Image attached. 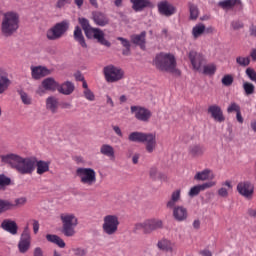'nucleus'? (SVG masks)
I'll return each instance as SVG.
<instances>
[{
	"instance_id": "f257e3e1",
	"label": "nucleus",
	"mask_w": 256,
	"mask_h": 256,
	"mask_svg": "<svg viewBox=\"0 0 256 256\" xmlns=\"http://www.w3.org/2000/svg\"><path fill=\"white\" fill-rule=\"evenodd\" d=\"M2 163L10 165L12 169H16L21 175H31L35 171V163L37 158H23L17 154H7L0 156Z\"/></svg>"
},
{
	"instance_id": "f03ea898",
	"label": "nucleus",
	"mask_w": 256,
	"mask_h": 256,
	"mask_svg": "<svg viewBox=\"0 0 256 256\" xmlns=\"http://www.w3.org/2000/svg\"><path fill=\"white\" fill-rule=\"evenodd\" d=\"M181 201V190H175L171 194L170 200L167 202V209H172V217L174 221L183 223L189 219V210L183 205H177Z\"/></svg>"
},
{
	"instance_id": "7ed1b4c3",
	"label": "nucleus",
	"mask_w": 256,
	"mask_h": 256,
	"mask_svg": "<svg viewBox=\"0 0 256 256\" xmlns=\"http://www.w3.org/2000/svg\"><path fill=\"white\" fill-rule=\"evenodd\" d=\"M19 31V14L9 11L3 14L1 21V33L4 37H12Z\"/></svg>"
},
{
	"instance_id": "20e7f679",
	"label": "nucleus",
	"mask_w": 256,
	"mask_h": 256,
	"mask_svg": "<svg viewBox=\"0 0 256 256\" xmlns=\"http://www.w3.org/2000/svg\"><path fill=\"white\" fill-rule=\"evenodd\" d=\"M79 25H81L87 39H96L100 45L111 47V42L105 39V33L99 28H93L87 18H79Z\"/></svg>"
},
{
	"instance_id": "39448f33",
	"label": "nucleus",
	"mask_w": 256,
	"mask_h": 256,
	"mask_svg": "<svg viewBox=\"0 0 256 256\" xmlns=\"http://www.w3.org/2000/svg\"><path fill=\"white\" fill-rule=\"evenodd\" d=\"M161 228V220L159 218H148L134 225V233L142 231L143 235H151L154 231Z\"/></svg>"
},
{
	"instance_id": "423d86ee",
	"label": "nucleus",
	"mask_w": 256,
	"mask_h": 256,
	"mask_svg": "<svg viewBox=\"0 0 256 256\" xmlns=\"http://www.w3.org/2000/svg\"><path fill=\"white\" fill-rule=\"evenodd\" d=\"M71 23L69 20H63L61 22L56 23L46 32V37L49 41H57L61 39L69 31Z\"/></svg>"
},
{
	"instance_id": "0eeeda50",
	"label": "nucleus",
	"mask_w": 256,
	"mask_h": 256,
	"mask_svg": "<svg viewBox=\"0 0 256 256\" xmlns=\"http://www.w3.org/2000/svg\"><path fill=\"white\" fill-rule=\"evenodd\" d=\"M161 67L174 77H181V71L177 68V59L171 53L161 54Z\"/></svg>"
},
{
	"instance_id": "6e6552de",
	"label": "nucleus",
	"mask_w": 256,
	"mask_h": 256,
	"mask_svg": "<svg viewBox=\"0 0 256 256\" xmlns=\"http://www.w3.org/2000/svg\"><path fill=\"white\" fill-rule=\"evenodd\" d=\"M76 176L86 187H93L97 183V172L93 168L79 167L76 169Z\"/></svg>"
},
{
	"instance_id": "1a4fd4ad",
	"label": "nucleus",
	"mask_w": 256,
	"mask_h": 256,
	"mask_svg": "<svg viewBox=\"0 0 256 256\" xmlns=\"http://www.w3.org/2000/svg\"><path fill=\"white\" fill-rule=\"evenodd\" d=\"M62 233L65 237H73L75 235V228L78 225L77 217L75 214H61Z\"/></svg>"
},
{
	"instance_id": "9d476101",
	"label": "nucleus",
	"mask_w": 256,
	"mask_h": 256,
	"mask_svg": "<svg viewBox=\"0 0 256 256\" xmlns=\"http://www.w3.org/2000/svg\"><path fill=\"white\" fill-rule=\"evenodd\" d=\"M102 231L105 235H115L119 231V217L114 214H108L103 217Z\"/></svg>"
},
{
	"instance_id": "9b49d317",
	"label": "nucleus",
	"mask_w": 256,
	"mask_h": 256,
	"mask_svg": "<svg viewBox=\"0 0 256 256\" xmlns=\"http://www.w3.org/2000/svg\"><path fill=\"white\" fill-rule=\"evenodd\" d=\"M103 73L107 83H117V81H121L125 77V71L112 64L104 67Z\"/></svg>"
},
{
	"instance_id": "f8f14e48",
	"label": "nucleus",
	"mask_w": 256,
	"mask_h": 256,
	"mask_svg": "<svg viewBox=\"0 0 256 256\" xmlns=\"http://www.w3.org/2000/svg\"><path fill=\"white\" fill-rule=\"evenodd\" d=\"M188 58L190 60V63L192 65V68L194 71L201 72V69H203V65H205V63H207V59H205V56L201 53L194 51V50L189 52Z\"/></svg>"
},
{
	"instance_id": "ddd939ff",
	"label": "nucleus",
	"mask_w": 256,
	"mask_h": 256,
	"mask_svg": "<svg viewBox=\"0 0 256 256\" xmlns=\"http://www.w3.org/2000/svg\"><path fill=\"white\" fill-rule=\"evenodd\" d=\"M237 191L239 195L244 197L245 199L251 200L253 199V195L255 193V186L250 181H242L237 184Z\"/></svg>"
},
{
	"instance_id": "4468645a",
	"label": "nucleus",
	"mask_w": 256,
	"mask_h": 256,
	"mask_svg": "<svg viewBox=\"0 0 256 256\" xmlns=\"http://www.w3.org/2000/svg\"><path fill=\"white\" fill-rule=\"evenodd\" d=\"M31 248V231L29 230V226H25L20 241L18 243V249L20 253H27Z\"/></svg>"
},
{
	"instance_id": "2eb2a0df",
	"label": "nucleus",
	"mask_w": 256,
	"mask_h": 256,
	"mask_svg": "<svg viewBox=\"0 0 256 256\" xmlns=\"http://www.w3.org/2000/svg\"><path fill=\"white\" fill-rule=\"evenodd\" d=\"M59 89V84L55 81L54 78H46L42 81V84L36 90L37 95L43 97L46 91H57Z\"/></svg>"
},
{
	"instance_id": "dca6fc26",
	"label": "nucleus",
	"mask_w": 256,
	"mask_h": 256,
	"mask_svg": "<svg viewBox=\"0 0 256 256\" xmlns=\"http://www.w3.org/2000/svg\"><path fill=\"white\" fill-rule=\"evenodd\" d=\"M130 111L138 121L147 123V121L151 119V111L147 108L141 106H131Z\"/></svg>"
},
{
	"instance_id": "f3484780",
	"label": "nucleus",
	"mask_w": 256,
	"mask_h": 256,
	"mask_svg": "<svg viewBox=\"0 0 256 256\" xmlns=\"http://www.w3.org/2000/svg\"><path fill=\"white\" fill-rule=\"evenodd\" d=\"M207 111L212 119H214V121H216L217 123H223L225 121V115H223V110L219 105H210Z\"/></svg>"
},
{
	"instance_id": "a211bd4d",
	"label": "nucleus",
	"mask_w": 256,
	"mask_h": 256,
	"mask_svg": "<svg viewBox=\"0 0 256 256\" xmlns=\"http://www.w3.org/2000/svg\"><path fill=\"white\" fill-rule=\"evenodd\" d=\"M217 185V182L210 181L205 182L203 184L196 185L190 189L188 192L189 197H197L201 193V191H205V189H211V187H215Z\"/></svg>"
},
{
	"instance_id": "6ab92c4d",
	"label": "nucleus",
	"mask_w": 256,
	"mask_h": 256,
	"mask_svg": "<svg viewBox=\"0 0 256 256\" xmlns=\"http://www.w3.org/2000/svg\"><path fill=\"white\" fill-rule=\"evenodd\" d=\"M177 13V7L173 3L164 0L161 2V15L163 17H173Z\"/></svg>"
},
{
	"instance_id": "aec40b11",
	"label": "nucleus",
	"mask_w": 256,
	"mask_h": 256,
	"mask_svg": "<svg viewBox=\"0 0 256 256\" xmlns=\"http://www.w3.org/2000/svg\"><path fill=\"white\" fill-rule=\"evenodd\" d=\"M92 21H94L95 25H98V27H105L106 25H109V17L100 11L92 12Z\"/></svg>"
},
{
	"instance_id": "412c9836",
	"label": "nucleus",
	"mask_w": 256,
	"mask_h": 256,
	"mask_svg": "<svg viewBox=\"0 0 256 256\" xmlns=\"http://www.w3.org/2000/svg\"><path fill=\"white\" fill-rule=\"evenodd\" d=\"M51 71L43 66H31V76L32 79H35L36 81L39 79H42V77H47V75H50Z\"/></svg>"
},
{
	"instance_id": "4be33fe9",
	"label": "nucleus",
	"mask_w": 256,
	"mask_h": 256,
	"mask_svg": "<svg viewBox=\"0 0 256 256\" xmlns=\"http://www.w3.org/2000/svg\"><path fill=\"white\" fill-rule=\"evenodd\" d=\"M132 3V9L139 13L143 11V9H147V7H153V4L149 0H130Z\"/></svg>"
},
{
	"instance_id": "5701e85b",
	"label": "nucleus",
	"mask_w": 256,
	"mask_h": 256,
	"mask_svg": "<svg viewBox=\"0 0 256 256\" xmlns=\"http://www.w3.org/2000/svg\"><path fill=\"white\" fill-rule=\"evenodd\" d=\"M1 228L4 231H7L11 235H17V231L19 230V227L17 226V222L13 220H4L1 223Z\"/></svg>"
},
{
	"instance_id": "b1692460",
	"label": "nucleus",
	"mask_w": 256,
	"mask_h": 256,
	"mask_svg": "<svg viewBox=\"0 0 256 256\" xmlns=\"http://www.w3.org/2000/svg\"><path fill=\"white\" fill-rule=\"evenodd\" d=\"M149 135L143 132H131L128 136V140L132 143H145L149 139Z\"/></svg>"
},
{
	"instance_id": "393cba45",
	"label": "nucleus",
	"mask_w": 256,
	"mask_h": 256,
	"mask_svg": "<svg viewBox=\"0 0 256 256\" xmlns=\"http://www.w3.org/2000/svg\"><path fill=\"white\" fill-rule=\"evenodd\" d=\"M145 37H147V32L143 31L140 34H133L130 39L134 45H138L141 49L145 50Z\"/></svg>"
},
{
	"instance_id": "a878e982",
	"label": "nucleus",
	"mask_w": 256,
	"mask_h": 256,
	"mask_svg": "<svg viewBox=\"0 0 256 256\" xmlns=\"http://www.w3.org/2000/svg\"><path fill=\"white\" fill-rule=\"evenodd\" d=\"M74 40L76 43H79L80 46L83 47V49H87V42H85V36H83V30H81V27L76 26L74 28Z\"/></svg>"
},
{
	"instance_id": "bb28decb",
	"label": "nucleus",
	"mask_w": 256,
	"mask_h": 256,
	"mask_svg": "<svg viewBox=\"0 0 256 256\" xmlns=\"http://www.w3.org/2000/svg\"><path fill=\"white\" fill-rule=\"evenodd\" d=\"M51 166V162L49 161H43V160H36L35 167H36V173L38 175H44V173H49V167Z\"/></svg>"
},
{
	"instance_id": "cd10ccee",
	"label": "nucleus",
	"mask_w": 256,
	"mask_h": 256,
	"mask_svg": "<svg viewBox=\"0 0 256 256\" xmlns=\"http://www.w3.org/2000/svg\"><path fill=\"white\" fill-rule=\"evenodd\" d=\"M46 109L52 113H57L59 109V100L55 96H50L46 99Z\"/></svg>"
},
{
	"instance_id": "c85d7f7f",
	"label": "nucleus",
	"mask_w": 256,
	"mask_h": 256,
	"mask_svg": "<svg viewBox=\"0 0 256 256\" xmlns=\"http://www.w3.org/2000/svg\"><path fill=\"white\" fill-rule=\"evenodd\" d=\"M194 179L195 181H209V179H215V175L211 174V170L205 169L201 172H197Z\"/></svg>"
},
{
	"instance_id": "c756f323",
	"label": "nucleus",
	"mask_w": 256,
	"mask_h": 256,
	"mask_svg": "<svg viewBox=\"0 0 256 256\" xmlns=\"http://www.w3.org/2000/svg\"><path fill=\"white\" fill-rule=\"evenodd\" d=\"M58 91L62 93V95H71L73 91H75V86L71 82H65L62 85L58 84Z\"/></svg>"
},
{
	"instance_id": "7c9ffc66",
	"label": "nucleus",
	"mask_w": 256,
	"mask_h": 256,
	"mask_svg": "<svg viewBox=\"0 0 256 256\" xmlns=\"http://www.w3.org/2000/svg\"><path fill=\"white\" fill-rule=\"evenodd\" d=\"M100 153L101 155H104L105 157H109L110 159L115 158V148L109 144H103L100 147Z\"/></svg>"
},
{
	"instance_id": "2f4dec72",
	"label": "nucleus",
	"mask_w": 256,
	"mask_h": 256,
	"mask_svg": "<svg viewBox=\"0 0 256 256\" xmlns=\"http://www.w3.org/2000/svg\"><path fill=\"white\" fill-rule=\"evenodd\" d=\"M46 239H47V241H49L50 243H54L55 245H57L61 249H64V247H65V241H63L61 239V237H59L55 234H47Z\"/></svg>"
},
{
	"instance_id": "473e14b6",
	"label": "nucleus",
	"mask_w": 256,
	"mask_h": 256,
	"mask_svg": "<svg viewBox=\"0 0 256 256\" xmlns=\"http://www.w3.org/2000/svg\"><path fill=\"white\" fill-rule=\"evenodd\" d=\"M205 153V147L201 145H192L189 147V155L192 157H201Z\"/></svg>"
},
{
	"instance_id": "72a5a7b5",
	"label": "nucleus",
	"mask_w": 256,
	"mask_h": 256,
	"mask_svg": "<svg viewBox=\"0 0 256 256\" xmlns=\"http://www.w3.org/2000/svg\"><path fill=\"white\" fill-rule=\"evenodd\" d=\"M205 33V24L199 23L192 28V36L194 39H199Z\"/></svg>"
},
{
	"instance_id": "f704fd0d",
	"label": "nucleus",
	"mask_w": 256,
	"mask_h": 256,
	"mask_svg": "<svg viewBox=\"0 0 256 256\" xmlns=\"http://www.w3.org/2000/svg\"><path fill=\"white\" fill-rule=\"evenodd\" d=\"M146 144V150L148 153H153L155 151L156 142H155V136L153 134H148V138L145 140Z\"/></svg>"
},
{
	"instance_id": "c9c22d12",
	"label": "nucleus",
	"mask_w": 256,
	"mask_h": 256,
	"mask_svg": "<svg viewBox=\"0 0 256 256\" xmlns=\"http://www.w3.org/2000/svg\"><path fill=\"white\" fill-rule=\"evenodd\" d=\"M188 7H189V11H190L191 21H197V19L199 17V8L197 7V5H195L191 2L188 3Z\"/></svg>"
},
{
	"instance_id": "e433bc0d",
	"label": "nucleus",
	"mask_w": 256,
	"mask_h": 256,
	"mask_svg": "<svg viewBox=\"0 0 256 256\" xmlns=\"http://www.w3.org/2000/svg\"><path fill=\"white\" fill-rule=\"evenodd\" d=\"M13 209V202L5 199H0V215L6 211H11Z\"/></svg>"
},
{
	"instance_id": "4c0bfd02",
	"label": "nucleus",
	"mask_w": 256,
	"mask_h": 256,
	"mask_svg": "<svg viewBox=\"0 0 256 256\" xmlns=\"http://www.w3.org/2000/svg\"><path fill=\"white\" fill-rule=\"evenodd\" d=\"M173 249H175V243L167 239L162 240V243H161L162 251H166L167 253H173Z\"/></svg>"
},
{
	"instance_id": "58836bf2",
	"label": "nucleus",
	"mask_w": 256,
	"mask_h": 256,
	"mask_svg": "<svg viewBox=\"0 0 256 256\" xmlns=\"http://www.w3.org/2000/svg\"><path fill=\"white\" fill-rule=\"evenodd\" d=\"M237 3H239V0H223L220 1L218 5L221 9H233Z\"/></svg>"
},
{
	"instance_id": "ea45409f",
	"label": "nucleus",
	"mask_w": 256,
	"mask_h": 256,
	"mask_svg": "<svg viewBox=\"0 0 256 256\" xmlns=\"http://www.w3.org/2000/svg\"><path fill=\"white\" fill-rule=\"evenodd\" d=\"M236 63L239 67H249L251 65V58L249 56H238L236 57Z\"/></svg>"
},
{
	"instance_id": "a19ab883",
	"label": "nucleus",
	"mask_w": 256,
	"mask_h": 256,
	"mask_svg": "<svg viewBox=\"0 0 256 256\" xmlns=\"http://www.w3.org/2000/svg\"><path fill=\"white\" fill-rule=\"evenodd\" d=\"M117 41H120L121 45L125 47V50L122 52L123 55H129L131 52V42L123 37H117Z\"/></svg>"
},
{
	"instance_id": "79ce46f5",
	"label": "nucleus",
	"mask_w": 256,
	"mask_h": 256,
	"mask_svg": "<svg viewBox=\"0 0 256 256\" xmlns=\"http://www.w3.org/2000/svg\"><path fill=\"white\" fill-rule=\"evenodd\" d=\"M217 71V66L215 64H208L203 66L202 73L204 75H215Z\"/></svg>"
},
{
	"instance_id": "37998d69",
	"label": "nucleus",
	"mask_w": 256,
	"mask_h": 256,
	"mask_svg": "<svg viewBox=\"0 0 256 256\" xmlns=\"http://www.w3.org/2000/svg\"><path fill=\"white\" fill-rule=\"evenodd\" d=\"M18 93H19L20 99L24 105H31L33 103V99L25 91L20 90Z\"/></svg>"
},
{
	"instance_id": "c03bdc74",
	"label": "nucleus",
	"mask_w": 256,
	"mask_h": 256,
	"mask_svg": "<svg viewBox=\"0 0 256 256\" xmlns=\"http://www.w3.org/2000/svg\"><path fill=\"white\" fill-rule=\"evenodd\" d=\"M243 89L245 95H253V93H255V85L251 82H244Z\"/></svg>"
},
{
	"instance_id": "a18cd8bd",
	"label": "nucleus",
	"mask_w": 256,
	"mask_h": 256,
	"mask_svg": "<svg viewBox=\"0 0 256 256\" xmlns=\"http://www.w3.org/2000/svg\"><path fill=\"white\" fill-rule=\"evenodd\" d=\"M239 111H241V106L235 102H232L227 108V113H239Z\"/></svg>"
},
{
	"instance_id": "49530a36",
	"label": "nucleus",
	"mask_w": 256,
	"mask_h": 256,
	"mask_svg": "<svg viewBox=\"0 0 256 256\" xmlns=\"http://www.w3.org/2000/svg\"><path fill=\"white\" fill-rule=\"evenodd\" d=\"M150 177H151V179H153V181H157V179H159L160 174H159V168H157V166L151 167Z\"/></svg>"
},
{
	"instance_id": "de8ad7c7",
	"label": "nucleus",
	"mask_w": 256,
	"mask_h": 256,
	"mask_svg": "<svg viewBox=\"0 0 256 256\" xmlns=\"http://www.w3.org/2000/svg\"><path fill=\"white\" fill-rule=\"evenodd\" d=\"M222 84L225 85V87H230V85H233V76L230 74L225 75L222 78Z\"/></svg>"
},
{
	"instance_id": "09e8293b",
	"label": "nucleus",
	"mask_w": 256,
	"mask_h": 256,
	"mask_svg": "<svg viewBox=\"0 0 256 256\" xmlns=\"http://www.w3.org/2000/svg\"><path fill=\"white\" fill-rule=\"evenodd\" d=\"M83 95L85 99H87V101H95V94L93 93V91H91V89L84 90Z\"/></svg>"
},
{
	"instance_id": "8fccbe9b",
	"label": "nucleus",
	"mask_w": 256,
	"mask_h": 256,
	"mask_svg": "<svg viewBox=\"0 0 256 256\" xmlns=\"http://www.w3.org/2000/svg\"><path fill=\"white\" fill-rule=\"evenodd\" d=\"M25 203H27V198L25 197H21L15 200V203H12V209H15V207H23V205H25Z\"/></svg>"
},
{
	"instance_id": "3c124183",
	"label": "nucleus",
	"mask_w": 256,
	"mask_h": 256,
	"mask_svg": "<svg viewBox=\"0 0 256 256\" xmlns=\"http://www.w3.org/2000/svg\"><path fill=\"white\" fill-rule=\"evenodd\" d=\"M6 185H11V179L8 178L5 175H0V187L3 189V187H6Z\"/></svg>"
},
{
	"instance_id": "603ef678",
	"label": "nucleus",
	"mask_w": 256,
	"mask_h": 256,
	"mask_svg": "<svg viewBox=\"0 0 256 256\" xmlns=\"http://www.w3.org/2000/svg\"><path fill=\"white\" fill-rule=\"evenodd\" d=\"M218 195L219 197H223L224 199H227V197H229V189L225 187L218 189Z\"/></svg>"
},
{
	"instance_id": "864d4df0",
	"label": "nucleus",
	"mask_w": 256,
	"mask_h": 256,
	"mask_svg": "<svg viewBox=\"0 0 256 256\" xmlns=\"http://www.w3.org/2000/svg\"><path fill=\"white\" fill-rule=\"evenodd\" d=\"M231 27L237 31L239 29H243L244 25L243 22L239 21V20H235L231 22Z\"/></svg>"
},
{
	"instance_id": "5fc2aeb1",
	"label": "nucleus",
	"mask_w": 256,
	"mask_h": 256,
	"mask_svg": "<svg viewBox=\"0 0 256 256\" xmlns=\"http://www.w3.org/2000/svg\"><path fill=\"white\" fill-rule=\"evenodd\" d=\"M71 0H58L56 3L57 9H63L65 5H70Z\"/></svg>"
},
{
	"instance_id": "6e6d98bb",
	"label": "nucleus",
	"mask_w": 256,
	"mask_h": 256,
	"mask_svg": "<svg viewBox=\"0 0 256 256\" xmlns=\"http://www.w3.org/2000/svg\"><path fill=\"white\" fill-rule=\"evenodd\" d=\"M31 222H32L34 235H37L39 233V227H40L39 221L36 219H32Z\"/></svg>"
},
{
	"instance_id": "4d7b16f0",
	"label": "nucleus",
	"mask_w": 256,
	"mask_h": 256,
	"mask_svg": "<svg viewBox=\"0 0 256 256\" xmlns=\"http://www.w3.org/2000/svg\"><path fill=\"white\" fill-rule=\"evenodd\" d=\"M72 251H73L74 255H77V256L87 255V252L85 251V249H82V248H74Z\"/></svg>"
},
{
	"instance_id": "13d9d810",
	"label": "nucleus",
	"mask_w": 256,
	"mask_h": 256,
	"mask_svg": "<svg viewBox=\"0 0 256 256\" xmlns=\"http://www.w3.org/2000/svg\"><path fill=\"white\" fill-rule=\"evenodd\" d=\"M154 65L157 69H161V54H157L154 59Z\"/></svg>"
},
{
	"instance_id": "bf43d9fd",
	"label": "nucleus",
	"mask_w": 256,
	"mask_h": 256,
	"mask_svg": "<svg viewBox=\"0 0 256 256\" xmlns=\"http://www.w3.org/2000/svg\"><path fill=\"white\" fill-rule=\"evenodd\" d=\"M113 131L118 135V137H123V131L119 126H112Z\"/></svg>"
},
{
	"instance_id": "052dcab7",
	"label": "nucleus",
	"mask_w": 256,
	"mask_h": 256,
	"mask_svg": "<svg viewBox=\"0 0 256 256\" xmlns=\"http://www.w3.org/2000/svg\"><path fill=\"white\" fill-rule=\"evenodd\" d=\"M34 256H43V250L41 247H37L34 249Z\"/></svg>"
},
{
	"instance_id": "680f3d73",
	"label": "nucleus",
	"mask_w": 256,
	"mask_h": 256,
	"mask_svg": "<svg viewBox=\"0 0 256 256\" xmlns=\"http://www.w3.org/2000/svg\"><path fill=\"white\" fill-rule=\"evenodd\" d=\"M200 254L202 256H213V253H211V251H209L208 249H204V250L200 251Z\"/></svg>"
},
{
	"instance_id": "e2e57ef3",
	"label": "nucleus",
	"mask_w": 256,
	"mask_h": 256,
	"mask_svg": "<svg viewBox=\"0 0 256 256\" xmlns=\"http://www.w3.org/2000/svg\"><path fill=\"white\" fill-rule=\"evenodd\" d=\"M236 119L238 121V123H243L244 119H243V116L241 115V111L239 112H236Z\"/></svg>"
},
{
	"instance_id": "0e129e2a",
	"label": "nucleus",
	"mask_w": 256,
	"mask_h": 256,
	"mask_svg": "<svg viewBox=\"0 0 256 256\" xmlns=\"http://www.w3.org/2000/svg\"><path fill=\"white\" fill-rule=\"evenodd\" d=\"M192 225L195 229H200L201 228V221H199V219H196V220L193 221Z\"/></svg>"
},
{
	"instance_id": "69168bd1",
	"label": "nucleus",
	"mask_w": 256,
	"mask_h": 256,
	"mask_svg": "<svg viewBox=\"0 0 256 256\" xmlns=\"http://www.w3.org/2000/svg\"><path fill=\"white\" fill-rule=\"evenodd\" d=\"M139 157L140 155L139 154H134L133 157H132V163L134 165H137V163H139Z\"/></svg>"
},
{
	"instance_id": "338daca9",
	"label": "nucleus",
	"mask_w": 256,
	"mask_h": 256,
	"mask_svg": "<svg viewBox=\"0 0 256 256\" xmlns=\"http://www.w3.org/2000/svg\"><path fill=\"white\" fill-rule=\"evenodd\" d=\"M250 57H251L252 61H256V48L251 50Z\"/></svg>"
},
{
	"instance_id": "774afa93",
	"label": "nucleus",
	"mask_w": 256,
	"mask_h": 256,
	"mask_svg": "<svg viewBox=\"0 0 256 256\" xmlns=\"http://www.w3.org/2000/svg\"><path fill=\"white\" fill-rule=\"evenodd\" d=\"M250 35H252L253 37H256V26L250 27Z\"/></svg>"
}]
</instances>
